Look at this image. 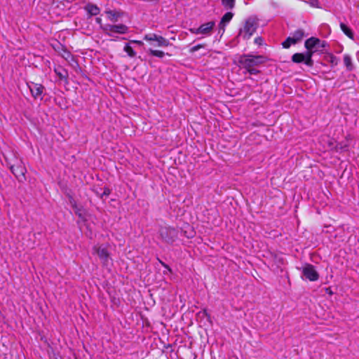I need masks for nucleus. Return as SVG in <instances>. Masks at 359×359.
Instances as JSON below:
<instances>
[{"instance_id": "nucleus-1", "label": "nucleus", "mask_w": 359, "mask_h": 359, "mask_svg": "<svg viewBox=\"0 0 359 359\" xmlns=\"http://www.w3.org/2000/svg\"><path fill=\"white\" fill-rule=\"evenodd\" d=\"M264 62L265 57L262 55H244L238 60L239 64L244 69L255 67Z\"/></svg>"}, {"instance_id": "nucleus-2", "label": "nucleus", "mask_w": 359, "mask_h": 359, "mask_svg": "<svg viewBox=\"0 0 359 359\" xmlns=\"http://www.w3.org/2000/svg\"><path fill=\"white\" fill-rule=\"evenodd\" d=\"M325 45V41H321L316 37H311L306 39L304 43L306 52H310L312 57L316 52L323 50Z\"/></svg>"}, {"instance_id": "nucleus-3", "label": "nucleus", "mask_w": 359, "mask_h": 359, "mask_svg": "<svg viewBox=\"0 0 359 359\" xmlns=\"http://www.w3.org/2000/svg\"><path fill=\"white\" fill-rule=\"evenodd\" d=\"M102 30L108 36H113L114 33L125 34L128 32V27L123 24L101 25Z\"/></svg>"}, {"instance_id": "nucleus-4", "label": "nucleus", "mask_w": 359, "mask_h": 359, "mask_svg": "<svg viewBox=\"0 0 359 359\" xmlns=\"http://www.w3.org/2000/svg\"><path fill=\"white\" fill-rule=\"evenodd\" d=\"M93 252L98 256L103 266H107L110 257L109 252L106 246L103 245H95L93 247Z\"/></svg>"}, {"instance_id": "nucleus-5", "label": "nucleus", "mask_w": 359, "mask_h": 359, "mask_svg": "<svg viewBox=\"0 0 359 359\" xmlns=\"http://www.w3.org/2000/svg\"><path fill=\"white\" fill-rule=\"evenodd\" d=\"M257 29V22L252 18L246 20L243 29L240 31V34L246 39H250L255 33Z\"/></svg>"}, {"instance_id": "nucleus-6", "label": "nucleus", "mask_w": 359, "mask_h": 359, "mask_svg": "<svg viewBox=\"0 0 359 359\" xmlns=\"http://www.w3.org/2000/svg\"><path fill=\"white\" fill-rule=\"evenodd\" d=\"M215 26V22L214 21H210L206 23L202 24L200 27L197 28H191L189 29V31L191 34H201L206 36L211 35L212 29Z\"/></svg>"}, {"instance_id": "nucleus-7", "label": "nucleus", "mask_w": 359, "mask_h": 359, "mask_svg": "<svg viewBox=\"0 0 359 359\" xmlns=\"http://www.w3.org/2000/svg\"><path fill=\"white\" fill-rule=\"evenodd\" d=\"M159 233L161 238L167 243L173 242L177 237V230L170 226L161 227L159 230Z\"/></svg>"}, {"instance_id": "nucleus-8", "label": "nucleus", "mask_w": 359, "mask_h": 359, "mask_svg": "<svg viewBox=\"0 0 359 359\" xmlns=\"http://www.w3.org/2000/svg\"><path fill=\"white\" fill-rule=\"evenodd\" d=\"M292 61L294 63L304 62L306 66L310 67L313 66V60L310 52L306 51L302 53H294L292 56Z\"/></svg>"}, {"instance_id": "nucleus-9", "label": "nucleus", "mask_w": 359, "mask_h": 359, "mask_svg": "<svg viewBox=\"0 0 359 359\" xmlns=\"http://www.w3.org/2000/svg\"><path fill=\"white\" fill-rule=\"evenodd\" d=\"M147 41H156V46L158 47H167L170 45L169 41L162 36L156 34H147L143 38Z\"/></svg>"}, {"instance_id": "nucleus-10", "label": "nucleus", "mask_w": 359, "mask_h": 359, "mask_svg": "<svg viewBox=\"0 0 359 359\" xmlns=\"http://www.w3.org/2000/svg\"><path fill=\"white\" fill-rule=\"evenodd\" d=\"M27 86L31 92L32 97L35 100L39 99L41 100L43 99L42 95L44 90V87L43 85L34 82H29L27 83Z\"/></svg>"}, {"instance_id": "nucleus-11", "label": "nucleus", "mask_w": 359, "mask_h": 359, "mask_svg": "<svg viewBox=\"0 0 359 359\" xmlns=\"http://www.w3.org/2000/svg\"><path fill=\"white\" fill-rule=\"evenodd\" d=\"M302 273L310 281H316L319 278L318 273L315 269V267L309 264H306L302 268Z\"/></svg>"}, {"instance_id": "nucleus-12", "label": "nucleus", "mask_w": 359, "mask_h": 359, "mask_svg": "<svg viewBox=\"0 0 359 359\" xmlns=\"http://www.w3.org/2000/svg\"><path fill=\"white\" fill-rule=\"evenodd\" d=\"M233 16V13L231 12H227L223 15L219 24V33L224 32L226 25L231 20Z\"/></svg>"}, {"instance_id": "nucleus-13", "label": "nucleus", "mask_w": 359, "mask_h": 359, "mask_svg": "<svg viewBox=\"0 0 359 359\" xmlns=\"http://www.w3.org/2000/svg\"><path fill=\"white\" fill-rule=\"evenodd\" d=\"M11 172L15 175V176L20 179V177H24L25 172H26V168L24 166L22 165H17V166H11Z\"/></svg>"}, {"instance_id": "nucleus-14", "label": "nucleus", "mask_w": 359, "mask_h": 359, "mask_svg": "<svg viewBox=\"0 0 359 359\" xmlns=\"http://www.w3.org/2000/svg\"><path fill=\"white\" fill-rule=\"evenodd\" d=\"M84 8L90 15H97L100 11V8L93 4H88Z\"/></svg>"}, {"instance_id": "nucleus-15", "label": "nucleus", "mask_w": 359, "mask_h": 359, "mask_svg": "<svg viewBox=\"0 0 359 359\" xmlns=\"http://www.w3.org/2000/svg\"><path fill=\"white\" fill-rule=\"evenodd\" d=\"M340 27L341 31L346 34L349 39L353 40L354 39V34L351 29L348 27L344 23L341 22L340 23Z\"/></svg>"}, {"instance_id": "nucleus-16", "label": "nucleus", "mask_w": 359, "mask_h": 359, "mask_svg": "<svg viewBox=\"0 0 359 359\" xmlns=\"http://www.w3.org/2000/svg\"><path fill=\"white\" fill-rule=\"evenodd\" d=\"M344 63L348 71H351L353 69V66L352 64V59L349 55L346 54L344 55Z\"/></svg>"}, {"instance_id": "nucleus-17", "label": "nucleus", "mask_w": 359, "mask_h": 359, "mask_svg": "<svg viewBox=\"0 0 359 359\" xmlns=\"http://www.w3.org/2000/svg\"><path fill=\"white\" fill-rule=\"evenodd\" d=\"M106 13L108 15L109 20L112 22H116L118 20V18L121 16L118 12L113 11H108L106 12Z\"/></svg>"}, {"instance_id": "nucleus-18", "label": "nucleus", "mask_w": 359, "mask_h": 359, "mask_svg": "<svg viewBox=\"0 0 359 359\" xmlns=\"http://www.w3.org/2000/svg\"><path fill=\"white\" fill-rule=\"evenodd\" d=\"M304 35V33L302 29H297L293 33L292 38H293V40L295 41V43H297L302 40Z\"/></svg>"}, {"instance_id": "nucleus-19", "label": "nucleus", "mask_w": 359, "mask_h": 359, "mask_svg": "<svg viewBox=\"0 0 359 359\" xmlns=\"http://www.w3.org/2000/svg\"><path fill=\"white\" fill-rule=\"evenodd\" d=\"M123 50L130 57H134L136 55V52L130 46V43H126L123 48Z\"/></svg>"}, {"instance_id": "nucleus-20", "label": "nucleus", "mask_w": 359, "mask_h": 359, "mask_svg": "<svg viewBox=\"0 0 359 359\" xmlns=\"http://www.w3.org/2000/svg\"><path fill=\"white\" fill-rule=\"evenodd\" d=\"M149 53L154 57L162 58L165 55V53L160 50H154V49H149L148 50Z\"/></svg>"}, {"instance_id": "nucleus-21", "label": "nucleus", "mask_w": 359, "mask_h": 359, "mask_svg": "<svg viewBox=\"0 0 359 359\" xmlns=\"http://www.w3.org/2000/svg\"><path fill=\"white\" fill-rule=\"evenodd\" d=\"M55 73L58 76L61 80L67 79V72L65 69H55Z\"/></svg>"}, {"instance_id": "nucleus-22", "label": "nucleus", "mask_w": 359, "mask_h": 359, "mask_svg": "<svg viewBox=\"0 0 359 359\" xmlns=\"http://www.w3.org/2000/svg\"><path fill=\"white\" fill-rule=\"evenodd\" d=\"M295 43V41L293 40V38H292V36H289L282 43V46L284 48H289L291 45Z\"/></svg>"}, {"instance_id": "nucleus-23", "label": "nucleus", "mask_w": 359, "mask_h": 359, "mask_svg": "<svg viewBox=\"0 0 359 359\" xmlns=\"http://www.w3.org/2000/svg\"><path fill=\"white\" fill-rule=\"evenodd\" d=\"M223 6L226 8H233L235 5V0H222Z\"/></svg>"}, {"instance_id": "nucleus-24", "label": "nucleus", "mask_w": 359, "mask_h": 359, "mask_svg": "<svg viewBox=\"0 0 359 359\" xmlns=\"http://www.w3.org/2000/svg\"><path fill=\"white\" fill-rule=\"evenodd\" d=\"M205 47V45L204 44H198L196 46H194L193 47H191L190 49H189V52L193 53L197 50H198L199 49L202 48H204Z\"/></svg>"}, {"instance_id": "nucleus-25", "label": "nucleus", "mask_w": 359, "mask_h": 359, "mask_svg": "<svg viewBox=\"0 0 359 359\" xmlns=\"http://www.w3.org/2000/svg\"><path fill=\"white\" fill-rule=\"evenodd\" d=\"M248 72H249L250 74H257L259 73V70H257L255 67H250V68H245Z\"/></svg>"}, {"instance_id": "nucleus-26", "label": "nucleus", "mask_w": 359, "mask_h": 359, "mask_svg": "<svg viewBox=\"0 0 359 359\" xmlns=\"http://www.w3.org/2000/svg\"><path fill=\"white\" fill-rule=\"evenodd\" d=\"M76 214L82 219H84V215L83 214L82 211L80 209H77L76 208Z\"/></svg>"}, {"instance_id": "nucleus-27", "label": "nucleus", "mask_w": 359, "mask_h": 359, "mask_svg": "<svg viewBox=\"0 0 359 359\" xmlns=\"http://www.w3.org/2000/svg\"><path fill=\"white\" fill-rule=\"evenodd\" d=\"M309 3L313 7H319V2L318 0H309Z\"/></svg>"}, {"instance_id": "nucleus-28", "label": "nucleus", "mask_w": 359, "mask_h": 359, "mask_svg": "<svg viewBox=\"0 0 359 359\" xmlns=\"http://www.w3.org/2000/svg\"><path fill=\"white\" fill-rule=\"evenodd\" d=\"M110 194V190L108 188H105L103 193L101 195V198H103V196H107Z\"/></svg>"}, {"instance_id": "nucleus-29", "label": "nucleus", "mask_w": 359, "mask_h": 359, "mask_svg": "<svg viewBox=\"0 0 359 359\" xmlns=\"http://www.w3.org/2000/svg\"><path fill=\"white\" fill-rule=\"evenodd\" d=\"M130 43H135V44H137L139 46H143V42L142 41H140V40H131Z\"/></svg>"}, {"instance_id": "nucleus-30", "label": "nucleus", "mask_w": 359, "mask_h": 359, "mask_svg": "<svg viewBox=\"0 0 359 359\" xmlns=\"http://www.w3.org/2000/svg\"><path fill=\"white\" fill-rule=\"evenodd\" d=\"M262 42V39L261 37H257L255 39V43L258 45H261Z\"/></svg>"}, {"instance_id": "nucleus-31", "label": "nucleus", "mask_w": 359, "mask_h": 359, "mask_svg": "<svg viewBox=\"0 0 359 359\" xmlns=\"http://www.w3.org/2000/svg\"><path fill=\"white\" fill-rule=\"evenodd\" d=\"M65 55H63V57L66 60H68V58L72 56L69 52H65Z\"/></svg>"}, {"instance_id": "nucleus-32", "label": "nucleus", "mask_w": 359, "mask_h": 359, "mask_svg": "<svg viewBox=\"0 0 359 359\" xmlns=\"http://www.w3.org/2000/svg\"><path fill=\"white\" fill-rule=\"evenodd\" d=\"M325 292L327 294H328L330 295H332L333 294V292L332 291V290L330 287H327L325 289Z\"/></svg>"}, {"instance_id": "nucleus-33", "label": "nucleus", "mask_w": 359, "mask_h": 359, "mask_svg": "<svg viewBox=\"0 0 359 359\" xmlns=\"http://www.w3.org/2000/svg\"><path fill=\"white\" fill-rule=\"evenodd\" d=\"M333 145L334 144L332 142V140H329L327 149H332L333 147Z\"/></svg>"}, {"instance_id": "nucleus-34", "label": "nucleus", "mask_w": 359, "mask_h": 359, "mask_svg": "<svg viewBox=\"0 0 359 359\" xmlns=\"http://www.w3.org/2000/svg\"><path fill=\"white\" fill-rule=\"evenodd\" d=\"M96 22H97L98 24H100V26H101V25H102V19H101V18H96Z\"/></svg>"}, {"instance_id": "nucleus-35", "label": "nucleus", "mask_w": 359, "mask_h": 359, "mask_svg": "<svg viewBox=\"0 0 359 359\" xmlns=\"http://www.w3.org/2000/svg\"><path fill=\"white\" fill-rule=\"evenodd\" d=\"M347 147H348L347 145H345L344 147L341 146L340 149H346Z\"/></svg>"}, {"instance_id": "nucleus-36", "label": "nucleus", "mask_w": 359, "mask_h": 359, "mask_svg": "<svg viewBox=\"0 0 359 359\" xmlns=\"http://www.w3.org/2000/svg\"><path fill=\"white\" fill-rule=\"evenodd\" d=\"M163 265L166 268L168 269L169 271H171V269L168 267V265L165 264H163Z\"/></svg>"}]
</instances>
